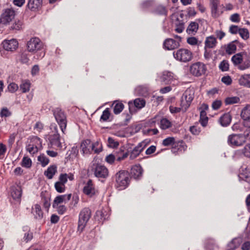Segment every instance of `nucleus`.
<instances>
[{
  "label": "nucleus",
  "mask_w": 250,
  "mask_h": 250,
  "mask_svg": "<svg viewBox=\"0 0 250 250\" xmlns=\"http://www.w3.org/2000/svg\"><path fill=\"white\" fill-rule=\"evenodd\" d=\"M116 186L119 190L125 188L129 184V174L125 170H120L115 174Z\"/></svg>",
  "instance_id": "1"
},
{
  "label": "nucleus",
  "mask_w": 250,
  "mask_h": 250,
  "mask_svg": "<svg viewBox=\"0 0 250 250\" xmlns=\"http://www.w3.org/2000/svg\"><path fill=\"white\" fill-rule=\"evenodd\" d=\"M195 91L193 88H187L183 94L180 100V106H182L185 111H187L194 97Z\"/></svg>",
  "instance_id": "2"
},
{
  "label": "nucleus",
  "mask_w": 250,
  "mask_h": 250,
  "mask_svg": "<svg viewBox=\"0 0 250 250\" xmlns=\"http://www.w3.org/2000/svg\"><path fill=\"white\" fill-rule=\"evenodd\" d=\"M91 212L88 208H83L79 214L78 231L81 233L91 217Z\"/></svg>",
  "instance_id": "3"
},
{
  "label": "nucleus",
  "mask_w": 250,
  "mask_h": 250,
  "mask_svg": "<svg viewBox=\"0 0 250 250\" xmlns=\"http://www.w3.org/2000/svg\"><path fill=\"white\" fill-rule=\"evenodd\" d=\"M174 58L177 61L183 62L190 61L193 58L192 52L186 48H181L173 52Z\"/></svg>",
  "instance_id": "4"
},
{
  "label": "nucleus",
  "mask_w": 250,
  "mask_h": 250,
  "mask_svg": "<svg viewBox=\"0 0 250 250\" xmlns=\"http://www.w3.org/2000/svg\"><path fill=\"white\" fill-rule=\"evenodd\" d=\"M53 130L48 137V147L52 148H61L62 144L60 141V136L58 133V128L56 125H51Z\"/></svg>",
  "instance_id": "5"
},
{
  "label": "nucleus",
  "mask_w": 250,
  "mask_h": 250,
  "mask_svg": "<svg viewBox=\"0 0 250 250\" xmlns=\"http://www.w3.org/2000/svg\"><path fill=\"white\" fill-rule=\"evenodd\" d=\"M52 111L62 131L64 133L67 125V120L65 114L59 107L54 109Z\"/></svg>",
  "instance_id": "6"
},
{
  "label": "nucleus",
  "mask_w": 250,
  "mask_h": 250,
  "mask_svg": "<svg viewBox=\"0 0 250 250\" xmlns=\"http://www.w3.org/2000/svg\"><path fill=\"white\" fill-rule=\"evenodd\" d=\"M245 142V137L243 134H232L229 135L228 138V143L231 146H241Z\"/></svg>",
  "instance_id": "7"
},
{
  "label": "nucleus",
  "mask_w": 250,
  "mask_h": 250,
  "mask_svg": "<svg viewBox=\"0 0 250 250\" xmlns=\"http://www.w3.org/2000/svg\"><path fill=\"white\" fill-rule=\"evenodd\" d=\"M92 170L94 175L99 178H105L108 176V170L104 165L100 164H93Z\"/></svg>",
  "instance_id": "8"
},
{
  "label": "nucleus",
  "mask_w": 250,
  "mask_h": 250,
  "mask_svg": "<svg viewBox=\"0 0 250 250\" xmlns=\"http://www.w3.org/2000/svg\"><path fill=\"white\" fill-rule=\"evenodd\" d=\"M189 70L193 76L199 77L205 73L207 67L203 63L197 62L190 66Z\"/></svg>",
  "instance_id": "9"
},
{
  "label": "nucleus",
  "mask_w": 250,
  "mask_h": 250,
  "mask_svg": "<svg viewBox=\"0 0 250 250\" xmlns=\"http://www.w3.org/2000/svg\"><path fill=\"white\" fill-rule=\"evenodd\" d=\"M42 46V43L38 38H32L27 43V49L29 52L39 50Z\"/></svg>",
  "instance_id": "10"
},
{
  "label": "nucleus",
  "mask_w": 250,
  "mask_h": 250,
  "mask_svg": "<svg viewBox=\"0 0 250 250\" xmlns=\"http://www.w3.org/2000/svg\"><path fill=\"white\" fill-rule=\"evenodd\" d=\"M15 17V11L11 9H6L1 14L0 21L3 24H6L11 21Z\"/></svg>",
  "instance_id": "11"
},
{
  "label": "nucleus",
  "mask_w": 250,
  "mask_h": 250,
  "mask_svg": "<svg viewBox=\"0 0 250 250\" xmlns=\"http://www.w3.org/2000/svg\"><path fill=\"white\" fill-rule=\"evenodd\" d=\"M2 45L5 50L13 51L15 50L18 46V42L16 39H11L10 40H4L2 42Z\"/></svg>",
  "instance_id": "12"
},
{
  "label": "nucleus",
  "mask_w": 250,
  "mask_h": 250,
  "mask_svg": "<svg viewBox=\"0 0 250 250\" xmlns=\"http://www.w3.org/2000/svg\"><path fill=\"white\" fill-rule=\"evenodd\" d=\"M71 196V194L58 195L53 201L52 207L55 208V207L61 205L60 204L63 203H66L70 200Z\"/></svg>",
  "instance_id": "13"
},
{
  "label": "nucleus",
  "mask_w": 250,
  "mask_h": 250,
  "mask_svg": "<svg viewBox=\"0 0 250 250\" xmlns=\"http://www.w3.org/2000/svg\"><path fill=\"white\" fill-rule=\"evenodd\" d=\"M163 46L165 49L173 50L180 46V43L174 39L168 38L166 39L164 42Z\"/></svg>",
  "instance_id": "14"
},
{
  "label": "nucleus",
  "mask_w": 250,
  "mask_h": 250,
  "mask_svg": "<svg viewBox=\"0 0 250 250\" xmlns=\"http://www.w3.org/2000/svg\"><path fill=\"white\" fill-rule=\"evenodd\" d=\"M146 105V101L142 98H137L134 100L133 103L131 102H128L129 110L130 113H133L132 108L134 106L139 109L143 108Z\"/></svg>",
  "instance_id": "15"
},
{
  "label": "nucleus",
  "mask_w": 250,
  "mask_h": 250,
  "mask_svg": "<svg viewBox=\"0 0 250 250\" xmlns=\"http://www.w3.org/2000/svg\"><path fill=\"white\" fill-rule=\"evenodd\" d=\"M143 172V169L140 165H135L131 169L130 174L134 179L139 180L142 177Z\"/></svg>",
  "instance_id": "16"
},
{
  "label": "nucleus",
  "mask_w": 250,
  "mask_h": 250,
  "mask_svg": "<svg viewBox=\"0 0 250 250\" xmlns=\"http://www.w3.org/2000/svg\"><path fill=\"white\" fill-rule=\"evenodd\" d=\"M83 193L90 196L92 197L95 193V189L93 185L92 181L89 180L83 189Z\"/></svg>",
  "instance_id": "17"
},
{
  "label": "nucleus",
  "mask_w": 250,
  "mask_h": 250,
  "mask_svg": "<svg viewBox=\"0 0 250 250\" xmlns=\"http://www.w3.org/2000/svg\"><path fill=\"white\" fill-rule=\"evenodd\" d=\"M146 145L145 143L142 142L140 143L136 146H135L132 150L130 155V158L131 159H134L136 158L140 153L143 150L145 147Z\"/></svg>",
  "instance_id": "18"
},
{
  "label": "nucleus",
  "mask_w": 250,
  "mask_h": 250,
  "mask_svg": "<svg viewBox=\"0 0 250 250\" xmlns=\"http://www.w3.org/2000/svg\"><path fill=\"white\" fill-rule=\"evenodd\" d=\"M32 213L33 214L34 218L38 220H42L43 216L41 207L38 204H36L32 207Z\"/></svg>",
  "instance_id": "19"
},
{
  "label": "nucleus",
  "mask_w": 250,
  "mask_h": 250,
  "mask_svg": "<svg viewBox=\"0 0 250 250\" xmlns=\"http://www.w3.org/2000/svg\"><path fill=\"white\" fill-rule=\"evenodd\" d=\"M174 79V74L169 71H164L161 77V81L166 84L171 83Z\"/></svg>",
  "instance_id": "20"
},
{
  "label": "nucleus",
  "mask_w": 250,
  "mask_h": 250,
  "mask_svg": "<svg viewBox=\"0 0 250 250\" xmlns=\"http://www.w3.org/2000/svg\"><path fill=\"white\" fill-rule=\"evenodd\" d=\"M90 143L91 141L89 139H86L82 142L81 148L83 155L91 153Z\"/></svg>",
  "instance_id": "21"
},
{
  "label": "nucleus",
  "mask_w": 250,
  "mask_h": 250,
  "mask_svg": "<svg viewBox=\"0 0 250 250\" xmlns=\"http://www.w3.org/2000/svg\"><path fill=\"white\" fill-rule=\"evenodd\" d=\"M238 83L241 86L250 88V74L242 75L238 80Z\"/></svg>",
  "instance_id": "22"
},
{
  "label": "nucleus",
  "mask_w": 250,
  "mask_h": 250,
  "mask_svg": "<svg viewBox=\"0 0 250 250\" xmlns=\"http://www.w3.org/2000/svg\"><path fill=\"white\" fill-rule=\"evenodd\" d=\"M42 0H28L27 7L31 11H35L42 5Z\"/></svg>",
  "instance_id": "23"
},
{
  "label": "nucleus",
  "mask_w": 250,
  "mask_h": 250,
  "mask_svg": "<svg viewBox=\"0 0 250 250\" xmlns=\"http://www.w3.org/2000/svg\"><path fill=\"white\" fill-rule=\"evenodd\" d=\"M216 39L213 36H210L206 38L205 47L206 48H213L216 46Z\"/></svg>",
  "instance_id": "24"
},
{
  "label": "nucleus",
  "mask_w": 250,
  "mask_h": 250,
  "mask_svg": "<svg viewBox=\"0 0 250 250\" xmlns=\"http://www.w3.org/2000/svg\"><path fill=\"white\" fill-rule=\"evenodd\" d=\"M57 171V167L56 165H51L44 172V175L49 179L53 178L54 175Z\"/></svg>",
  "instance_id": "25"
},
{
  "label": "nucleus",
  "mask_w": 250,
  "mask_h": 250,
  "mask_svg": "<svg viewBox=\"0 0 250 250\" xmlns=\"http://www.w3.org/2000/svg\"><path fill=\"white\" fill-rule=\"evenodd\" d=\"M231 121V116L229 113H227L222 116L219 119L220 123L222 126H227Z\"/></svg>",
  "instance_id": "26"
},
{
  "label": "nucleus",
  "mask_w": 250,
  "mask_h": 250,
  "mask_svg": "<svg viewBox=\"0 0 250 250\" xmlns=\"http://www.w3.org/2000/svg\"><path fill=\"white\" fill-rule=\"evenodd\" d=\"M152 12L155 14L160 16H167L168 10L165 6L163 5H159L155 8Z\"/></svg>",
  "instance_id": "27"
},
{
  "label": "nucleus",
  "mask_w": 250,
  "mask_h": 250,
  "mask_svg": "<svg viewBox=\"0 0 250 250\" xmlns=\"http://www.w3.org/2000/svg\"><path fill=\"white\" fill-rule=\"evenodd\" d=\"M112 105L114 106L113 112L115 114L120 113L124 108V104L119 101H114Z\"/></svg>",
  "instance_id": "28"
},
{
  "label": "nucleus",
  "mask_w": 250,
  "mask_h": 250,
  "mask_svg": "<svg viewBox=\"0 0 250 250\" xmlns=\"http://www.w3.org/2000/svg\"><path fill=\"white\" fill-rule=\"evenodd\" d=\"M241 117L245 121L250 120V105H246L242 110Z\"/></svg>",
  "instance_id": "29"
},
{
  "label": "nucleus",
  "mask_w": 250,
  "mask_h": 250,
  "mask_svg": "<svg viewBox=\"0 0 250 250\" xmlns=\"http://www.w3.org/2000/svg\"><path fill=\"white\" fill-rule=\"evenodd\" d=\"M198 27V23L194 21L191 22L187 28V32L189 34H194L197 32Z\"/></svg>",
  "instance_id": "30"
},
{
  "label": "nucleus",
  "mask_w": 250,
  "mask_h": 250,
  "mask_svg": "<svg viewBox=\"0 0 250 250\" xmlns=\"http://www.w3.org/2000/svg\"><path fill=\"white\" fill-rule=\"evenodd\" d=\"M240 245V240L238 238L233 239L228 244L227 250H235Z\"/></svg>",
  "instance_id": "31"
},
{
  "label": "nucleus",
  "mask_w": 250,
  "mask_h": 250,
  "mask_svg": "<svg viewBox=\"0 0 250 250\" xmlns=\"http://www.w3.org/2000/svg\"><path fill=\"white\" fill-rule=\"evenodd\" d=\"M11 196L14 200L20 199L21 196V187L13 188L11 191Z\"/></svg>",
  "instance_id": "32"
},
{
  "label": "nucleus",
  "mask_w": 250,
  "mask_h": 250,
  "mask_svg": "<svg viewBox=\"0 0 250 250\" xmlns=\"http://www.w3.org/2000/svg\"><path fill=\"white\" fill-rule=\"evenodd\" d=\"M237 42V40L231 42L229 43L226 48V52L229 54H231L235 53L236 50V45L235 44V42Z\"/></svg>",
  "instance_id": "33"
},
{
  "label": "nucleus",
  "mask_w": 250,
  "mask_h": 250,
  "mask_svg": "<svg viewBox=\"0 0 250 250\" xmlns=\"http://www.w3.org/2000/svg\"><path fill=\"white\" fill-rule=\"evenodd\" d=\"M243 61V57L242 54L239 53L233 55L231 58V61L234 65H239L242 63Z\"/></svg>",
  "instance_id": "34"
},
{
  "label": "nucleus",
  "mask_w": 250,
  "mask_h": 250,
  "mask_svg": "<svg viewBox=\"0 0 250 250\" xmlns=\"http://www.w3.org/2000/svg\"><path fill=\"white\" fill-rule=\"evenodd\" d=\"M205 248L208 250H214L217 248V246L216 245L214 240L209 239L206 240Z\"/></svg>",
  "instance_id": "35"
},
{
  "label": "nucleus",
  "mask_w": 250,
  "mask_h": 250,
  "mask_svg": "<svg viewBox=\"0 0 250 250\" xmlns=\"http://www.w3.org/2000/svg\"><path fill=\"white\" fill-rule=\"evenodd\" d=\"M163 145L164 146H172L173 147L174 146V147L176 146V144L175 143V138L172 137H169L165 139H164L163 141Z\"/></svg>",
  "instance_id": "36"
},
{
  "label": "nucleus",
  "mask_w": 250,
  "mask_h": 250,
  "mask_svg": "<svg viewBox=\"0 0 250 250\" xmlns=\"http://www.w3.org/2000/svg\"><path fill=\"white\" fill-rule=\"evenodd\" d=\"M171 123L166 118H163L160 122V127L162 129H166L171 126Z\"/></svg>",
  "instance_id": "37"
},
{
  "label": "nucleus",
  "mask_w": 250,
  "mask_h": 250,
  "mask_svg": "<svg viewBox=\"0 0 250 250\" xmlns=\"http://www.w3.org/2000/svg\"><path fill=\"white\" fill-rule=\"evenodd\" d=\"M239 34L240 37L244 40H247L250 38V33L247 28H240Z\"/></svg>",
  "instance_id": "38"
},
{
  "label": "nucleus",
  "mask_w": 250,
  "mask_h": 250,
  "mask_svg": "<svg viewBox=\"0 0 250 250\" xmlns=\"http://www.w3.org/2000/svg\"><path fill=\"white\" fill-rule=\"evenodd\" d=\"M38 160L41 163L42 167H45L49 162V159L44 154L39 156L38 157Z\"/></svg>",
  "instance_id": "39"
},
{
  "label": "nucleus",
  "mask_w": 250,
  "mask_h": 250,
  "mask_svg": "<svg viewBox=\"0 0 250 250\" xmlns=\"http://www.w3.org/2000/svg\"><path fill=\"white\" fill-rule=\"evenodd\" d=\"M54 187L56 191L59 193L64 192L65 190V185L58 181L55 183Z\"/></svg>",
  "instance_id": "40"
},
{
  "label": "nucleus",
  "mask_w": 250,
  "mask_h": 250,
  "mask_svg": "<svg viewBox=\"0 0 250 250\" xmlns=\"http://www.w3.org/2000/svg\"><path fill=\"white\" fill-rule=\"evenodd\" d=\"M211 13L212 17L216 18L223 13V11H219L218 6H215L211 7Z\"/></svg>",
  "instance_id": "41"
},
{
  "label": "nucleus",
  "mask_w": 250,
  "mask_h": 250,
  "mask_svg": "<svg viewBox=\"0 0 250 250\" xmlns=\"http://www.w3.org/2000/svg\"><path fill=\"white\" fill-rule=\"evenodd\" d=\"M21 165L23 167L30 168L32 166V161L27 157H23Z\"/></svg>",
  "instance_id": "42"
},
{
  "label": "nucleus",
  "mask_w": 250,
  "mask_h": 250,
  "mask_svg": "<svg viewBox=\"0 0 250 250\" xmlns=\"http://www.w3.org/2000/svg\"><path fill=\"white\" fill-rule=\"evenodd\" d=\"M110 115V112L109 108H107L104 110L102 113V115L100 118V121L103 122H106L108 120Z\"/></svg>",
  "instance_id": "43"
},
{
  "label": "nucleus",
  "mask_w": 250,
  "mask_h": 250,
  "mask_svg": "<svg viewBox=\"0 0 250 250\" xmlns=\"http://www.w3.org/2000/svg\"><path fill=\"white\" fill-rule=\"evenodd\" d=\"M240 101V99L238 97H228L225 100L226 104H231L238 103Z\"/></svg>",
  "instance_id": "44"
},
{
  "label": "nucleus",
  "mask_w": 250,
  "mask_h": 250,
  "mask_svg": "<svg viewBox=\"0 0 250 250\" xmlns=\"http://www.w3.org/2000/svg\"><path fill=\"white\" fill-rule=\"evenodd\" d=\"M219 68L222 71H227L229 68V64L227 60L222 61L219 65Z\"/></svg>",
  "instance_id": "45"
},
{
  "label": "nucleus",
  "mask_w": 250,
  "mask_h": 250,
  "mask_svg": "<svg viewBox=\"0 0 250 250\" xmlns=\"http://www.w3.org/2000/svg\"><path fill=\"white\" fill-rule=\"evenodd\" d=\"M250 67V60L245 61L242 63L238 65V68L241 70H244Z\"/></svg>",
  "instance_id": "46"
},
{
  "label": "nucleus",
  "mask_w": 250,
  "mask_h": 250,
  "mask_svg": "<svg viewBox=\"0 0 250 250\" xmlns=\"http://www.w3.org/2000/svg\"><path fill=\"white\" fill-rule=\"evenodd\" d=\"M154 0H146L142 3V6L143 9H147L151 7L154 4Z\"/></svg>",
  "instance_id": "47"
},
{
  "label": "nucleus",
  "mask_w": 250,
  "mask_h": 250,
  "mask_svg": "<svg viewBox=\"0 0 250 250\" xmlns=\"http://www.w3.org/2000/svg\"><path fill=\"white\" fill-rule=\"evenodd\" d=\"M119 145L118 142L115 141L112 137H108V146L110 147L115 148L117 147Z\"/></svg>",
  "instance_id": "48"
},
{
  "label": "nucleus",
  "mask_w": 250,
  "mask_h": 250,
  "mask_svg": "<svg viewBox=\"0 0 250 250\" xmlns=\"http://www.w3.org/2000/svg\"><path fill=\"white\" fill-rule=\"evenodd\" d=\"M187 42L191 45H199L201 43V42H198V40L193 37H189L187 39Z\"/></svg>",
  "instance_id": "49"
},
{
  "label": "nucleus",
  "mask_w": 250,
  "mask_h": 250,
  "mask_svg": "<svg viewBox=\"0 0 250 250\" xmlns=\"http://www.w3.org/2000/svg\"><path fill=\"white\" fill-rule=\"evenodd\" d=\"M169 110L170 112L172 114L173 113H177L180 112V111H182L183 112H186L187 111H185L183 108L182 106L180 107H175L173 106H169Z\"/></svg>",
  "instance_id": "50"
},
{
  "label": "nucleus",
  "mask_w": 250,
  "mask_h": 250,
  "mask_svg": "<svg viewBox=\"0 0 250 250\" xmlns=\"http://www.w3.org/2000/svg\"><path fill=\"white\" fill-rule=\"evenodd\" d=\"M243 156H244V151L243 149H239L235 151L233 155V158L234 160H236L242 157Z\"/></svg>",
  "instance_id": "51"
},
{
  "label": "nucleus",
  "mask_w": 250,
  "mask_h": 250,
  "mask_svg": "<svg viewBox=\"0 0 250 250\" xmlns=\"http://www.w3.org/2000/svg\"><path fill=\"white\" fill-rule=\"evenodd\" d=\"M11 112L7 107H3L0 112V116L1 117H8L11 115Z\"/></svg>",
  "instance_id": "52"
},
{
  "label": "nucleus",
  "mask_w": 250,
  "mask_h": 250,
  "mask_svg": "<svg viewBox=\"0 0 250 250\" xmlns=\"http://www.w3.org/2000/svg\"><path fill=\"white\" fill-rule=\"evenodd\" d=\"M30 83L29 82H26L21 84L20 88L23 93L28 92L30 89Z\"/></svg>",
  "instance_id": "53"
},
{
  "label": "nucleus",
  "mask_w": 250,
  "mask_h": 250,
  "mask_svg": "<svg viewBox=\"0 0 250 250\" xmlns=\"http://www.w3.org/2000/svg\"><path fill=\"white\" fill-rule=\"evenodd\" d=\"M8 89L11 93H14L18 89V86L16 83H12L8 85Z\"/></svg>",
  "instance_id": "54"
},
{
  "label": "nucleus",
  "mask_w": 250,
  "mask_h": 250,
  "mask_svg": "<svg viewBox=\"0 0 250 250\" xmlns=\"http://www.w3.org/2000/svg\"><path fill=\"white\" fill-rule=\"evenodd\" d=\"M240 28L237 25H231L229 28V32L232 34L239 33Z\"/></svg>",
  "instance_id": "55"
},
{
  "label": "nucleus",
  "mask_w": 250,
  "mask_h": 250,
  "mask_svg": "<svg viewBox=\"0 0 250 250\" xmlns=\"http://www.w3.org/2000/svg\"><path fill=\"white\" fill-rule=\"evenodd\" d=\"M27 150L30 153L34 154L38 151V147L32 145H29L26 147Z\"/></svg>",
  "instance_id": "56"
},
{
  "label": "nucleus",
  "mask_w": 250,
  "mask_h": 250,
  "mask_svg": "<svg viewBox=\"0 0 250 250\" xmlns=\"http://www.w3.org/2000/svg\"><path fill=\"white\" fill-rule=\"evenodd\" d=\"M221 81L227 85H229L232 83V79L229 76H224L221 79Z\"/></svg>",
  "instance_id": "57"
},
{
  "label": "nucleus",
  "mask_w": 250,
  "mask_h": 250,
  "mask_svg": "<svg viewBox=\"0 0 250 250\" xmlns=\"http://www.w3.org/2000/svg\"><path fill=\"white\" fill-rule=\"evenodd\" d=\"M59 214H63L66 211V207L64 205H60L55 207V208Z\"/></svg>",
  "instance_id": "58"
},
{
  "label": "nucleus",
  "mask_w": 250,
  "mask_h": 250,
  "mask_svg": "<svg viewBox=\"0 0 250 250\" xmlns=\"http://www.w3.org/2000/svg\"><path fill=\"white\" fill-rule=\"evenodd\" d=\"M22 25V22L20 21H16L11 26V28L12 29H13V30H19L21 28Z\"/></svg>",
  "instance_id": "59"
},
{
  "label": "nucleus",
  "mask_w": 250,
  "mask_h": 250,
  "mask_svg": "<svg viewBox=\"0 0 250 250\" xmlns=\"http://www.w3.org/2000/svg\"><path fill=\"white\" fill-rule=\"evenodd\" d=\"M230 20L234 22L238 23L240 21V15L238 13H235L231 15Z\"/></svg>",
  "instance_id": "60"
},
{
  "label": "nucleus",
  "mask_w": 250,
  "mask_h": 250,
  "mask_svg": "<svg viewBox=\"0 0 250 250\" xmlns=\"http://www.w3.org/2000/svg\"><path fill=\"white\" fill-rule=\"evenodd\" d=\"M184 29V23L183 22H179L178 24H176L175 31L178 33H182Z\"/></svg>",
  "instance_id": "61"
},
{
  "label": "nucleus",
  "mask_w": 250,
  "mask_h": 250,
  "mask_svg": "<svg viewBox=\"0 0 250 250\" xmlns=\"http://www.w3.org/2000/svg\"><path fill=\"white\" fill-rule=\"evenodd\" d=\"M58 182L65 185L67 182L66 173H61L59 177Z\"/></svg>",
  "instance_id": "62"
},
{
  "label": "nucleus",
  "mask_w": 250,
  "mask_h": 250,
  "mask_svg": "<svg viewBox=\"0 0 250 250\" xmlns=\"http://www.w3.org/2000/svg\"><path fill=\"white\" fill-rule=\"evenodd\" d=\"M244 156L250 158V143L246 145L243 148Z\"/></svg>",
  "instance_id": "63"
},
{
  "label": "nucleus",
  "mask_w": 250,
  "mask_h": 250,
  "mask_svg": "<svg viewBox=\"0 0 250 250\" xmlns=\"http://www.w3.org/2000/svg\"><path fill=\"white\" fill-rule=\"evenodd\" d=\"M222 104V102L220 100H216L212 103V107L214 110L218 109Z\"/></svg>",
  "instance_id": "64"
}]
</instances>
